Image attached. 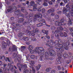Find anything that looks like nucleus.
<instances>
[{"mask_svg": "<svg viewBox=\"0 0 73 73\" xmlns=\"http://www.w3.org/2000/svg\"><path fill=\"white\" fill-rule=\"evenodd\" d=\"M69 43H70V41L68 40L66 43H63L62 45L59 44L58 45L57 44V45H55L54 46L56 49V50L57 52H59L60 50H62L64 48L66 50H67L68 49V46L69 45Z\"/></svg>", "mask_w": 73, "mask_h": 73, "instance_id": "1", "label": "nucleus"}, {"mask_svg": "<svg viewBox=\"0 0 73 73\" xmlns=\"http://www.w3.org/2000/svg\"><path fill=\"white\" fill-rule=\"evenodd\" d=\"M68 5H66V7L67 8V9L66 8H65L64 7L63 9V13H64V14H69L68 13H66L68 11V9L69 11H70V13H71V16H73V5H71L70 7H69V4H70V1L69 0H68Z\"/></svg>", "mask_w": 73, "mask_h": 73, "instance_id": "2", "label": "nucleus"}, {"mask_svg": "<svg viewBox=\"0 0 73 73\" xmlns=\"http://www.w3.org/2000/svg\"><path fill=\"white\" fill-rule=\"evenodd\" d=\"M30 5H27L28 7H30L31 6H33V11H36L37 9H38V11L39 12H40L41 11V5H37L36 4H35V2L33 1H31L30 2Z\"/></svg>", "mask_w": 73, "mask_h": 73, "instance_id": "3", "label": "nucleus"}, {"mask_svg": "<svg viewBox=\"0 0 73 73\" xmlns=\"http://www.w3.org/2000/svg\"><path fill=\"white\" fill-rule=\"evenodd\" d=\"M45 50L42 47H39V53H38L39 56H40V58H43V56L45 54Z\"/></svg>", "mask_w": 73, "mask_h": 73, "instance_id": "4", "label": "nucleus"}, {"mask_svg": "<svg viewBox=\"0 0 73 73\" xmlns=\"http://www.w3.org/2000/svg\"><path fill=\"white\" fill-rule=\"evenodd\" d=\"M39 21H41V22H42V23H40L39 24H38L37 25V27H40L41 26H42L43 25H46V26L47 27H49L50 26V25L46 24L45 21L44 19H42V20Z\"/></svg>", "mask_w": 73, "mask_h": 73, "instance_id": "5", "label": "nucleus"}, {"mask_svg": "<svg viewBox=\"0 0 73 73\" xmlns=\"http://www.w3.org/2000/svg\"><path fill=\"white\" fill-rule=\"evenodd\" d=\"M0 60H5L6 61H8V62H10L11 61V58L7 57L5 58V56H0Z\"/></svg>", "mask_w": 73, "mask_h": 73, "instance_id": "6", "label": "nucleus"}, {"mask_svg": "<svg viewBox=\"0 0 73 73\" xmlns=\"http://www.w3.org/2000/svg\"><path fill=\"white\" fill-rule=\"evenodd\" d=\"M71 15L69 14H66V16L68 17L69 19V21H68V24L69 25H72V18L70 17Z\"/></svg>", "mask_w": 73, "mask_h": 73, "instance_id": "7", "label": "nucleus"}, {"mask_svg": "<svg viewBox=\"0 0 73 73\" xmlns=\"http://www.w3.org/2000/svg\"><path fill=\"white\" fill-rule=\"evenodd\" d=\"M8 66L7 67V71H9V69L11 71H13V66L11 65V63H9L8 64Z\"/></svg>", "mask_w": 73, "mask_h": 73, "instance_id": "8", "label": "nucleus"}, {"mask_svg": "<svg viewBox=\"0 0 73 73\" xmlns=\"http://www.w3.org/2000/svg\"><path fill=\"white\" fill-rule=\"evenodd\" d=\"M40 47H37L35 48V50L32 51V54L33 53H39V48Z\"/></svg>", "mask_w": 73, "mask_h": 73, "instance_id": "9", "label": "nucleus"}, {"mask_svg": "<svg viewBox=\"0 0 73 73\" xmlns=\"http://www.w3.org/2000/svg\"><path fill=\"white\" fill-rule=\"evenodd\" d=\"M59 29H60V28H57V30L55 31V33L53 31H52V35L55 33V36L56 37H58L60 36V35H59L58 34L59 33H58V31H59Z\"/></svg>", "mask_w": 73, "mask_h": 73, "instance_id": "10", "label": "nucleus"}, {"mask_svg": "<svg viewBox=\"0 0 73 73\" xmlns=\"http://www.w3.org/2000/svg\"><path fill=\"white\" fill-rule=\"evenodd\" d=\"M59 28H60L59 29V31H58V33L59 34H60V36L62 37V36H64V34H63V33L61 32V31H63V30H64V29H63L61 27Z\"/></svg>", "mask_w": 73, "mask_h": 73, "instance_id": "11", "label": "nucleus"}, {"mask_svg": "<svg viewBox=\"0 0 73 73\" xmlns=\"http://www.w3.org/2000/svg\"><path fill=\"white\" fill-rule=\"evenodd\" d=\"M42 17V15H41V13H38L36 15H35V18L33 19V20L34 21H36L37 19L36 18H38L39 17Z\"/></svg>", "mask_w": 73, "mask_h": 73, "instance_id": "12", "label": "nucleus"}, {"mask_svg": "<svg viewBox=\"0 0 73 73\" xmlns=\"http://www.w3.org/2000/svg\"><path fill=\"white\" fill-rule=\"evenodd\" d=\"M55 25L56 26H61L62 25V23L58 21H56L55 23Z\"/></svg>", "mask_w": 73, "mask_h": 73, "instance_id": "13", "label": "nucleus"}, {"mask_svg": "<svg viewBox=\"0 0 73 73\" xmlns=\"http://www.w3.org/2000/svg\"><path fill=\"white\" fill-rule=\"evenodd\" d=\"M33 46L32 45H29V47H28V49L29 51L30 52V53H32V51L33 50H32V49H33Z\"/></svg>", "mask_w": 73, "mask_h": 73, "instance_id": "14", "label": "nucleus"}, {"mask_svg": "<svg viewBox=\"0 0 73 73\" xmlns=\"http://www.w3.org/2000/svg\"><path fill=\"white\" fill-rule=\"evenodd\" d=\"M49 53L51 55V56H54L53 55H56V52L54 51L53 50H52L51 51H50L49 52Z\"/></svg>", "mask_w": 73, "mask_h": 73, "instance_id": "15", "label": "nucleus"}, {"mask_svg": "<svg viewBox=\"0 0 73 73\" xmlns=\"http://www.w3.org/2000/svg\"><path fill=\"white\" fill-rule=\"evenodd\" d=\"M49 54L47 52H46L45 54V56L44 57V59L45 60L46 59H48L47 58H46L48 56Z\"/></svg>", "mask_w": 73, "mask_h": 73, "instance_id": "16", "label": "nucleus"}, {"mask_svg": "<svg viewBox=\"0 0 73 73\" xmlns=\"http://www.w3.org/2000/svg\"><path fill=\"white\" fill-rule=\"evenodd\" d=\"M48 2V0H44V3L42 5H43L44 6H48V3H46V2Z\"/></svg>", "mask_w": 73, "mask_h": 73, "instance_id": "17", "label": "nucleus"}, {"mask_svg": "<svg viewBox=\"0 0 73 73\" xmlns=\"http://www.w3.org/2000/svg\"><path fill=\"white\" fill-rule=\"evenodd\" d=\"M42 33H45L46 35H48V31H47L43 30L42 31Z\"/></svg>", "mask_w": 73, "mask_h": 73, "instance_id": "18", "label": "nucleus"}, {"mask_svg": "<svg viewBox=\"0 0 73 73\" xmlns=\"http://www.w3.org/2000/svg\"><path fill=\"white\" fill-rule=\"evenodd\" d=\"M54 12V10L53 9H50L48 11V13H51V12Z\"/></svg>", "mask_w": 73, "mask_h": 73, "instance_id": "19", "label": "nucleus"}, {"mask_svg": "<svg viewBox=\"0 0 73 73\" xmlns=\"http://www.w3.org/2000/svg\"><path fill=\"white\" fill-rule=\"evenodd\" d=\"M41 66L40 64H38L37 66H36L35 69L37 70H38V69L40 68Z\"/></svg>", "mask_w": 73, "mask_h": 73, "instance_id": "20", "label": "nucleus"}, {"mask_svg": "<svg viewBox=\"0 0 73 73\" xmlns=\"http://www.w3.org/2000/svg\"><path fill=\"white\" fill-rule=\"evenodd\" d=\"M16 27H13V29H16V27H19V24H16Z\"/></svg>", "mask_w": 73, "mask_h": 73, "instance_id": "21", "label": "nucleus"}, {"mask_svg": "<svg viewBox=\"0 0 73 73\" xmlns=\"http://www.w3.org/2000/svg\"><path fill=\"white\" fill-rule=\"evenodd\" d=\"M51 69V68H47L46 70V71L47 72H50V70Z\"/></svg>", "mask_w": 73, "mask_h": 73, "instance_id": "22", "label": "nucleus"}, {"mask_svg": "<svg viewBox=\"0 0 73 73\" xmlns=\"http://www.w3.org/2000/svg\"><path fill=\"white\" fill-rule=\"evenodd\" d=\"M24 41H28L29 40V39L27 37H25L24 39Z\"/></svg>", "mask_w": 73, "mask_h": 73, "instance_id": "23", "label": "nucleus"}, {"mask_svg": "<svg viewBox=\"0 0 73 73\" xmlns=\"http://www.w3.org/2000/svg\"><path fill=\"white\" fill-rule=\"evenodd\" d=\"M33 32L35 33V32H39V30L38 29H36L35 30L33 31Z\"/></svg>", "mask_w": 73, "mask_h": 73, "instance_id": "24", "label": "nucleus"}, {"mask_svg": "<svg viewBox=\"0 0 73 73\" xmlns=\"http://www.w3.org/2000/svg\"><path fill=\"white\" fill-rule=\"evenodd\" d=\"M7 65V64H4L2 66V68H5V67H6Z\"/></svg>", "mask_w": 73, "mask_h": 73, "instance_id": "25", "label": "nucleus"}, {"mask_svg": "<svg viewBox=\"0 0 73 73\" xmlns=\"http://www.w3.org/2000/svg\"><path fill=\"white\" fill-rule=\"evenodd\" d=\"M21 20L19 21L18 23H23V21H24V19H21Z\"/></svg>", "mask_w": 73, "mask_h": 73, "instance_id": "26", "label": "nucleus"}, {"mask_svg": "<svg viewBox=\"0 0 73 73\" xmlns=\"http://www.w3.org/2000/svg\"><path fill=\"white\" fill-rule=\"evenodd\" d=\"M28 34L29 35H32L33 36H35V34L34 33H31L29 32L28 33Z\"/></svg>", "mask_w": 73, "mask_h": 73, "instance_id": "27", "label": "nucleus"}, {"mask_svg": "<svg viewBox=\"0 0 73 73\" xmlns=\"http://www.w3.org/2000/svg\"><path fill=\"white\" fill-rule=\"evenodd\" d=\"M32 70L33 73H36V71H35V68L33 67H32Z\"/></svg>", "mask_w": 73, "mask_h": 73, "instance_id": "28", "label": "nucleus"}, {"mask_svg": "<svg viewBox=\"0 0 73 73\" xmlns=\"http://www.w3.org/2000/svg\"><path fill=\"white\" fill-rule=\"evenodd\" d=\"M13 49L14 50H16V49H17V48H16V46L15 45H13Z\"/></svg>", "mask_w": 73, "mask_h": 73, "instance_id": "29", "label": "nucleus"}, {"mask_svg": "<svg viewBox=\"0 0 73 73\" xmlns=\"http://www.w3.org/2000/svg\"><path fill=\"white\" fill-rule=\"evenodd\" d=\"M25 48L24 46H21V50H24V49Z\"/></svg>", "mask_w": 73, "mask_h": 73, "instance_id": "30", "label": "nucleus"}, {"mask_svg": "<svg viewBox=\"0 0 73 73\" xmlns=\"http://www.w3.org/2000/svg\"><path fill=\"white\" fill-rule=\"evenodd\" d=\"M35 63V62L33 61H31L30 64L31 66H33V64Z\"/></svg>", "mask_w": 73, "mask_h": 73, "instance_id": "31", "label": "nucleus"}, {"mask_svg": "<svg viewBox=\"0 0 73 73\" xmlns=\"http://www.w3.org/2000/svg\"><path fill=\"white\" fill-rule=\"evenodd\" d=\"M20 12V10H18L17 11H16L15 12V13H17V15H18V14H17V13H19Z\"/></svg>", "mask_w": 73, "mask_h": 73, "instance_id": "32", "label": "nucleus"}, {"mask_svg": "<svg viewBox=\"0 0 73 73\" xmlns=\"http://www.w3.org/2000/svg\"><path fill=\"white\" fill-rule=\"evenodd\" d=\"M51 29L52 30V31H54V30H55V29H56V27H55L53 26L52 27Z\"/></svg>", "mask_w": 73, "mask_h": 73, "instance_id": "33", "label": "nucleus"}, {"mask_svg": "<svg viewBox=\"0 0 73 73\" xmlns=\"http://www.w3.org/2000/svg\"><path fill=\"white\" fill-rule=\"evenodd\" d=\"M47 1H48V3L50 5H52V1H48V0H47Z\"/></svg>", "mask_w": 73, "mask_h": 73, "instance_id": "34", "label": "nucleus"}, {"mask_svg": "<svg viewBox=\"0 0 73 73\" xmlns=\"http://www.w3.org/2000/svg\"><path fill=\"white\" fill-rule=\"evenodd\" d=\"M45 9L44 8L42 9V13H45Z\"/></svg>", "mask_w": 73, "mask_h": 73, "instance_id": "35", "label": "nucleus"}, {"mask_svg": "<svg viewBox=\"0 0 73 73\" xmlns=\"http://www.w3.org/2000/svg\"><path fill=\"white\" fill-rule=\"evenodd\" d=\"M50 41L51 42L50 43V45H52L53 44V40H51Z\"/></svg>", "mask_w": 73, "mask_h": 73, "instance_id": "36", "label": "nucleus"}, {"mask_svg": "<svg viewBox=\"0 0 73 73\" xmlns=\"http://www.w3.org/2000/svg\"><path fill=\"white\" fill-rule=\"evenodd\" d=\"M35 55H31V59H33L35 58Z\"/></svg>", "mask_w": 73, "mask_h": 73, "instance_id": "37", "label": "nucleus"}, {"mask_svg": "<svg viewBox=\"0 0 73 73\" xmlns=\"http://www.w3.org/2000/svg\"><path fill=\"white\" fill-rule=\"evenodd\" d=\"M55 18L56 19H57L59 18V16L58 15H56L55 17Z\"/></svg>", "mask_w": 73, "mask_h": 73, "instance_id": "38", "label": "nucleus"}, {"mask_svg": "<svg viewBox=\"0 0 73 73\" xmlns=\"http://www.w3.org/2000/svg\"><path fill=\"white\" fill-rule=\"evenodd\" d=\"M64 56L66 57H68V55L66 54H64Z\"/></svg>", "mask_w": 73, "mask_h": 73, "instance_id": "39", "label": "nucleus"}, {"mask_svg": "<svg viewBox=\"0 0 73 73\" xmlns=\"http://www.w3.org/2000/svg\"><path fill=\"white\" fill-rule=\"evenodd\" d=\"M56 73V71L54 70H52L51 71V73Z\"/></svg>", "mask_w": 73, "mask_h": 73, "instance_id": "40", "label": "nucleus"}, {"mask_svg": "<svg viewBox=\"0 0 73 73\" xmlns=\"http://www.w3.org/2000/svg\"><path fill=\"white\" fill-rule=\"evenodd\" d=\"M64 37H67L68 36V35H67V34L66 33H64Z\"/></svg>", "mask_w": 73, "mask_h": 73, "instance_id": "41", "label": "nucleus"}, {"mask_svg": "<svg viewBox=\"0 0 73 73\" xmlns=\"http://www.w3.org/2000/svg\"><path fill=\"white\" fill-rule=\"evenodd\" d=\"M46 20H47L48 21H50V18H47V17H46Z\"/></svg>", "mask_w": 73, "mask_h": 73, "instance_id": "42", "label": "nucleus"}, {"mask_svg": "<svg viewBox=\"0 0 73 73\" xmlns=\"http://www.w3.org/2000/svg\"><path fill=\"white\" fill-rule=\"evenodd\" d=\"M69 30H70L71 31H72V32H73V27H70L69 28Z\"/></svg>", "mask_w": 73, "mask_h": 73, "instance_id": "43", "label": "nucleus"}, {"mask_svg": "<svg viewBox=\"0 0 73 73\" xmlns=\"http://www.w3.org/2000/svg\"><path fill=\"white\" fill-rule=\"evenodd\" d=\"M17 59L18 61H20V60H21V58H19V56H17Z\"/></svg>", "mask_w": 73, "mask_h": 73, "instance_id": "44", "label": "nucleus"}, {"mask_svg": "<svg viewBox=\"0 0 73 73\" xmlns=\"http://www.w3.org/2000/svg\"><path fill=\"white\" fill-rule=\"evenodd\" d=\"M2 47L3 48H5L6 47H7V46L5 44L2 45Z\"/></svg>", "mask_w": 73, "mask_h": 73, "instance_id": "45", "label": "nucleus"}, {"mask_svg": "<svg viewBox=\"0 0 73 73\" xmlns=\"http://www.w3.org/2000/svg\"><path fill=\"white\" fill-rule=\"evenodd\" d=\"M61 67L60 66H58V70H61Z\"/></svg>", "mask_w": 73, "mask_h": 73, "instance_id": "46", "label": "nucleus"}, {"mask_svg": "<svg viewBox=\"0 0 73 73\" xmlns=\"http://www.w3.org/2000/svg\"><path fill=\"white\" fill-rule=\"evenodd\" d=\"M60 22L62 23H64V21L63 19H62Z\"/></svg>", "mask_w": 73, "mask_h": 73, "instance_id": "47", "label": "nucleus"}, {"mask_svg": "<svg viewBox=\"0 0 73 73\" xmlns=\"http://www.w3.org/2000/svg\"><path fill=\"white\" fill-rule=\"evenodd\" d=\"M32 39L33 41H36L37 40L36 39L35 37H33Z\"/></svg>", "mask_w": 73, "mask_h": 73, "instance_id": "48", "label": "nucleus"}, {"mask_svg": "<svg viewBox=\"0 0 73 73\" xmlns=\"http://www.w3.org/2000/svg\"><path fill=\"white\" fill-rule=\"evenodd\" d=\"M58 42L59 43H61L62 42V40L61 39H59L58 40Z\"/></svg>", "mask_w": 73, "mask_h": 73, "instance_id": "49", "label": "nucleus"}, {"mask_svg": "<svg viewBox=\"0 0 73 73\" xmlns=\"http://www.w3.org/2000/svg\"><path fill=\"white\" fill-rule=\"evenodd\" d=\"M7 12H10V11H12V9H8L7 10Z\"/></svg>", "mask_w": 73, "mask_h": 73, "instance_id": "50", "label": "nucleus"}, {"mask_svg": "<svg viewBox=\"0 0 73 73\" xmlns=\"http://www.w3.org/2000/svg\"><path fill=\"white\" fill-rule=\"evenodd\" d=\"M21 10L22 11H23L25 10V8H24V7H22V8Z\"/></svg>", "mask_w": 73, "mask_h": 73, "instance_id": "51", "label": "nucleus"}, {"mask_svg": "<svg viewBox=\"0 0 73 73\" xmlns=\"http://www.w3.org/2000/svg\"><path fill=\"white\" fill-rule=\"evenodd\" d=\"M24 69H25V68H27V65H26V64H25L24 66Z\"/></svg>", "mask_w": 73, "mask_h": 73, "instance_id": "52", "label": "nucleus"}, {"mask_svg": "<svg viewBox=\"0 0 73 73\" xmlns=\"http://www.w3.org/2000/svg\"><path fill=\"white\" fill-rule=\"evenodd\" d=\"M60 5H62V6H64V3H60Z\"/></svg>", "mask_w": 73, "mask_h": 73, "instance_id": "53", "label": "nucleus"}, {"mask_svg": "<svg viewBox=\"0 0 73 73\" xmlns=\"http://www.w3.org/2000/svg\"><path fill=\"white\" fill-rule=\"evenodd\" d=\"M61 13V11H58L57 12V13H58V14H60V13Z\"/></svg>", "mask_w": 73, "mask_h": 73, "instance_id": "54", "label": "nucleus"}, {"mask_svg": "<svg viewBox=\"0 0 73 73\" xmlns=\"http://www.w3.org/2000/svg\"><path fill=\"white\" fill-rule=\"evenodd\" d=\"M28 29H29V30H30V29H31V27L28 26Z\"/></svg>", "mask_w": 73, "mask_h": 73, "instance_id": "55", "label": "nucleus"}, {"mask_svg": "<svg viewBox=\"0 0 73 73\" xmlns=\"http://www.w3.org/2000/svg\"><path fill=\"white\" fill-rule=\"evenodd\" d=\"M46 38H48V39H49V38H50V37H49V36H48V35H46Z\"/></svg>", "mask_w": 73, "mask_h": 73, "instance_id": "56", "label": "nucleus"}, {"mask_svg": "<svg viewBox=\"0 0 73 73\" xmlns=\"http://www.w3.org/2000/svg\"><path fill=\"white\" fill-rule=\"evenodd\" d=\"M58 62L59 64H61V61H60V60H58Z\"/></svg>", "mask_w": 73, "mask_h": 73, "instance_id": "57", "label": "nucleus"}, {"mask_svg": "<svg viewBox=\"0 0 73 73\" xmlns=\"http://www.w3.org/2000/svg\"><path fill=\"white\" fill-rule=\"evenodd\" d=\"M51 38H54V35L52 34L51 35Z\"/></svg>", "mask_w": 73, "mask_h": 73, "instance_id": "58", "label": "nucleus"}, {"mask_svg": "<svg viewBox=\"0 0 73 73\" xmlns=\"http://www.w3.org/2000/svg\"><path fill=\"white\" fill-rule=\"evenodd\" d=\"M64 1L65 3H67L68 2V0H64Z\"/></svg>", "mask_w": 73, "mask_h": 73, "instance_id": "59", "label": "nucleus"}, {"mask_svg": "<svg viewBox=\"0 0 73 73\" xmlns=\"http://www.w3.org/2000/svg\"><path fill=\"white\" fill-rule=\"evenodd\" d=\"M13 8H14V10H16V9H17V7L16 6L14 7Z\"/></svg>", "mask_w": 73, "mask_h": 73, "instance_id": "60", "label": "nucleus"}, {"mask_svg": "<svg viewBox=\"0 0 73 73\" xmlns=\"http://www.w3.org/2000/svg\"><path fill=\"white\" fill-rule=\"evenodd\" d=\"M32 21V19H31L29 21V23H30V22H31Z\"/></svg>", "mask_w": 73, "mask_h": 73, "instance_id": "61", "label": "nucleus"}, {"mask_svg": "<svg viewBox=\"0 0 73 73\" xmlns=\"http://www.w3.org/2000/svg\"><path fill=\"white\" fill-rule=\"evenodd\" d=\"M11 20L12 21L14 20V18L13 17H11Z\"/></svg>", "mask_w": 73, "mask_h": 73, "instance_id": "62", "label": "nucleus"}, {"mask_svg": "<svg viewBox=\"0 0 73 73\" xmlns=\"http://www.w3.org/2000/svg\"><path fill=\"white\" fill-rule=\"evenodd\" d=\"M3 64V62L1 61H0V66Z\"/></svg>", "mask_w": 73, "mask_h": 73, "instance_id": "63", "label": "nucleus"}, {"mask_svg": "<svg viewBox=\"0 0 73 73\" xmlns=\"http://www.w3.org/2000/svg\"><path fill=\"white\" fill-rule=\"evenodd\" d=\"M51 16H54V13H52L51 14Z\"/></svg>", "mask_w": 73, "mask_h": 73, "instance_id": "64", "label": "nucleus"}]
</instances>
